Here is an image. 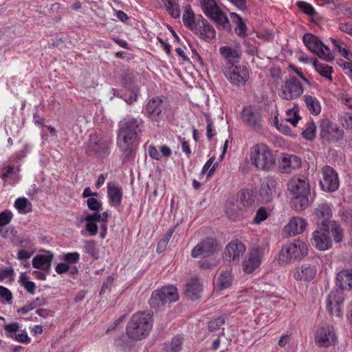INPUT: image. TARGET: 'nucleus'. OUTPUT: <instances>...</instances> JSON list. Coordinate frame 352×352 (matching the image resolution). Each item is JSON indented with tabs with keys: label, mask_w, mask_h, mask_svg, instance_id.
<instances>
[{
	"label": "nucleus",
	"mask_w": 352,
	"mask_h": 352,
	"mask_svg": "<svg viewBox=\"0 0 352 352\" xmlns=\"http://www.w3.org/2000/svg\"><path fill=\"white\" fill-rule=\"evenodd\" d=\"M142 120L137 118L124 119L120 122L117 134V145L122 153V163L133 160L141 133Z\"/></svg>",
	"instance_id": "f257e3e1"
},
{
	"label": "nucleus",
	"mask_w": 352,
	"mask_h": 352,
	"mask_svg": "<svg viewBox=\"0 0 352 352\" xmlns=\"http://www.w3.org/2000/svg\"><path fill=\"white\" fill-rule=\"evenodd\" d=\"M287 190L291 196L290 206L292 208L296 211H302L308 207L310 187L305 177L292 178L287 184Z\"/></svg>",
	"instance_id": "f03ea898"
},
{
	"label": "nucleus",
	"mask_w": 352,
	"mask_h": 352,
	"mask_svg": "<svg viewBox=\"0 0 352 352\" xmlns=\"http://www.w3.org/2000/svg\"><path fill=\"white\" fill-rule=\"evenodd\" d=\"M152 327V315L150 313L140 312L132 316L126 326V331L129 338L140 340L148 335Z\"/></svg>",
	"instance_id": "7ed1b4c3"
},
{
	"label": "nucleus",
	"mask_w": 352,
	"mask_h": 352,
	"mask_svg": "<svg viewBox=\"0 0 352 352\" xmlns=\"http://www.w3.org/2000/svg\"><path fill=\"white\" fill-rule=\"evenodd\" d=\"M250 161L258 170L271 171L276 166V157L270 147L263 143H258L250 148Z\"/></svg>",
	"instance_id": "20e7f679"
},
{
	"label": "nucleus",
	"mask_w": 352,
	"mask_h": 352,
	"mask_svg": "<svg viewBox=\"0 0 352 352\" xmlns=\"http://www.w3.org/2000/svg\"><path fill=\"white\" fill-rule=\"evenodd\" d=\"M319 137L322 144L337 143L343 139L344 132L340 126L328 119L321 120L319 124Z\"/></svg>",
	"instance_id": "39448f33"
},
{
	"label": "nucleus",
	"mask_w": 352,
	"mask_h": 352,
	"mask_svg": "<svg viewBox=\"0 0 352 352\" xmlns=\"http://www.w3.org/2000/svg\"><path fill=\"white\" fill-rule=\"evenodd\" d=\"M227 80L236 87L243 86L250 78V72L245 65L227 63L223 69Z\"/></svg>",
	"instance_id": "423d86ee"
},
{
	"label": "nucleus",
	"mask_w": 352,
	"mask_h": 352,
	"mask_svg": "<svg viewBox=\"0 0 352 352\" xmlns=\"http://www.w3.org/2000/svg\"><path fill=\"white\" fill-rule=\"evenodd\" d=\"M179 299L177 289L175 286H164L155 290L149 299V305L153 308H160L166 303L176 302Z\"/></svg>",
	"instance_id": "0eeeda50"
},
{
	"label": "nucleus",
	"mask_w": 352,
	"mask_h": 352,
	"mask_svg": "<svg viewBox=\"0 0 352 352\" xmlns=\"http://www.w3.org/2000/svg\"><path fill=\"white\" fill-rule=\"evenodd\" d=\"M307 245L302 241H295L282 248L279 254V261L283 263H289L300 260L307 254Z\"/></svg>",
	"instance_id": "6e6552de"
},
{
	"label": "nucleus",
	"mask_w": 352,
	"mask_h": 352,
	"mask_svg": "<svg viewBox=\"0 0 352 352\" xmlns=\"http://www.w3.org/2000/svg\"><path fill=\"white\" fill-rule=\"evenodd\" d=\"M337 336L333 327L324 324L320 326L315 334V343L319 347L328 348L334 345Z\"/></svg>",
	"instance_id": "1a4fd4ad"
},
{
	"label": "nucleus",
	"mask_w": 352,
	"mask_h": 352,
	"mask_svg": "<svg viewBox=\"0 0 352 352\" xmlns=\"http://www.w3.org/2000/svg\"><path fill=\"white\" fill-rule=\"evenodd\" d=\"M321 188L326 192L336 191L339 187L337 172L329 166H324L322 169V177L320 180Z\"/></svg>",
	"instance_id": "9d476101"
},
{
	"label": "nucleus",
	"mask_w": 352,
	"mask_h": 352,
	"mask_svg": "<svg viewBox=\"0 0 352 352\" xmlns=\"http://www.w3.org/2000/svg\"><path fill=\"white\" fill-rule=\"evenodd\" d=\"M245 250V246L242 243L232 241L226 245L223 253V258L232 265H237Z\"/></svg>",
	"instance_id": "9b49d317"
},
{
	"label": "nucleus",
	"mask_w": 352,
	"mask_h": 352,
	"mask_svg": "<svg viewBox=\"0 0 352 352\" xmlns=\"http://www.w3.org/2000/svg\"><path fill=\"white\" fill-rule=\"evenodd\" d=\"M343 292L339 289L331 292L327 300V309L331 316L342 317L343 315L341 305L344 301Z\"/></svg>",
	"instance_id": "f8f14e48"
},
{
	"label": "nucleus",
	"mask_w": 352,
	"mask_h": 352,
	"mask_svg": "<svg viewBox=\"0 0 352 352\" xmlns=\"http://www.w3.org/2000/svg\"><path fill=\"white\" fill-rule=\"evenodd\" d=\"M241 118L243 123L256 130L262 126V117L260 112L252 106H245L241 112Z\"/></svg>",
	"instance_id": "ddd939ff"
},
{
	"label": "nucleus",
	"mask_w": 352,
	"mask_h": 352,
	"mask_svg": "<svg viewBox=\"0 0 352 352\" xmlns=\"http://www.w3.org/2000/svg\"><path fill=\"white\" fill-rule=\"evenodd\" d=\"M315 215L316 217V223L320 229L330 232V219L332 216L331 206L327 203H322L318 206L315 209Z\"/></svg>",
	"instance_id": "4468645a"
},
{
	"label": "nucleus",
	"mask_w": 352,
	"mask_h": 352,
	"mask_svg": "<svg viewBox=\"0 0 352 352\" xmlns=\"http://www.w3.org/2000/svg\"><path fill=\"white\" fill-rule=\"evenodd\" d=\"M165 109L164 100L160 97H155L148 100L145 108V114L152 120L159 121L163 116L162 111Z\"/></svg>",
	"instance_id": "2eb2a0df"
},
{
	"label": "nucleus",
	"mask_w": 352,
	"mask_h": 352,
	"mask_svg": "<svg viewBox=\"0 0 352 352\" xmlns=\"http://www.w3.org/2000/svg\"><path fill=\"white\" fill-rule=\"evenodd\" d=\"M220 249L216 240L208 238L198 243L192 250L191 255L193 258L200 256H208L214 254Z\"/></svg>",
	"instance_id": "dca6fc26"
},
{
	"label": "nucleus",
	"mask_w": 352,
	"mask_h": 352,
	"mask_svg": "<svg viewBox=\"0 0 352 352\" xmlns=\"http://www.w3.org/2000/svg\"><path fill=\"white\" fill-rule=\"evenodd\" d=\"M263 252L261 248H255L250 250L248 258L243 262V270L247 274L252 273L261 264Z\"/></svg>",
	"instance_id": "f3484780"
},
{
	"label": "nucleus",
	"mask_w": 352,
	"mask_h": 352,
	"mask_svg": "<svg viewBox=\"0 0 352 352\" xmlns=\"http://www.w3.org/2000/svg\"><path fill=\"white\" fill-rule=\"evenodd\" d=\"M86 153L89 155H96L102 157L107 155L109 153V143L96 135H91Z\"/></svg>",
	"instance_id": "a211bd4d"
},
{
	"label": "nucleus",
	"mask_w": 352,
	"mask_h": 352,
	"mask_svg": "<svg viewBox=\"0 0 352 352\" xmlns=\"http://www.w3.org/2000/svg\"><path fill=\"white\" fill-rule=\"evenodd\" d=\"M285 90L280 97L287 100H292L299 97L303 93V87L298 79L293 76L286 80Z\"/></svg>",
	"instance_id": "6ab92c4d"
},
{
	"label": "nucleus",
	"mask_w": 352,
	"mask_h": 352,
	"mask_svg": "<svg viewBox=\"0 0 352 352\" xmlns=\"http://www.w3.org/2000/svg\"><path fill=\"white\" fill-rule=\"evenodd\" d=\"M198 19L201 21L199 25H197V30H194L193 32L201 39L206 41L214 38L216 32L212 25L201 14H198Z\"/></svg>",
	"instance_id": "aec40b11"
},
{
	"label": "nucleus",
	"mask_w": 352,
	"mask_h": 352,
	"mask_svg": "<svg viewBox=\"0 0 352 352\" xmlns=\"http://www.w3.org/2000/svg\"><path fill=\"white\" fill-rule=\"evenodd\" d=\"M301 165L302 162L299 157L284 153L280 161L278 168L281 173H290L293 170L299 168Z\"/></svg>",
	"instance_id": "412c9836"
},
{
	"label": "nucleus",
	"mask_w": 352,
	"mask_h": 352,
	"mask_svg": "<svg viewBox=\"0 0 352 352\" xmlns=\"http://www.w3.org/2000/svg\"><path fill=\"white\" fill-rule=\"evenodd\" d=\"M329 232L321 229L315 230L311 239V244L320 251L328 250L331 246V240L328 236Z\"/></svg>",
	"instance_id": "4be33fe9"
},
{
	"label": "nucleus",
	"mask_w": 352,
	"mask_h": 352,
	"mask_svg": "<svg viewBox=\"0 0 352 352\" xmlns=\"http://www.w3.org/2000/svg\"><path fill=\"white\" fill-rule=\"evenodd\" d=\"M245 209L232 197L227 200L225 212L227 217L232 221H237L242 218Z\"/></svg>",
	"instance_id": "5701e85b"
},
{
	"label": "nucleus",
	"mask_w": 352,
	"mask_h": 352,
	"mask_svg": "<svg viewBox=\"0 0 352 352\" xmlns=\"http://www.w3.org/2000/svg\"><path fill=\"white\" fill-rule=\"evenodd\" d=\"M317 269L315 265L303 264L297 267L294 273V277L297 280L309 281L314 278Z\"/></svg>",
	"instance_id": "b1692460"
},
{
	"label": "nucleus",
	"mask_w": 352,
	"mask_h": 352,
	"mask_svg": "<svg viewBox=\"0 0 352 352\" xmlns=\"http://www.w3.org/2000/svg\"><path fill=\"white\" fill-rule=\"evenodd\" d=\"M19 324L16 322L6 324L4 327L7 336L16 340V341L22 343H29L30 338L28 337L25 331H19Z\"/></svg>",
	"instance_id": "393cba45"
},
{
	"label": "nucleus",
	"mask_w": 352,
	"mask_h": 352,
	"mask_svg": "<svg viewBox=\"0 0 352 352\" xmlns=\"http://www.w3.org/2000/svg\"><path fill=\"white\" fill-rule=\"evenodd\" d=\"M276 184V180L273 177L270 176L261 183L259 192L265 202H268L272 199Z\"/></svg>",
	"instance_id": "a878e982"
},
{
	"label": "nucleus",
	"mask_w": 352,
	"mask_h": 352,
	"mask_svg": "<svg viewBox=\"0 0 352 352\" xmlns=\"http://www.w3.org/2000/svg\"><path fill=\"white\" fill-rule=\"evenodd\" d=\"M201 292L202 285L197 278H192L184 289L185 295L192 300L199 298Z\"/></svg>",
	"instance_id": "bb28decb"
},
{
	"label": "nucleus",
	"mask_w": 352,
	"mask_h": 352,
	"mask_svg": "<svg viewBox=\"0 0 352 352\" xmlns=\"http://www.w3.org/2000/svg\"><path fill=\"white\" fill-rule=\"evenodd\" d=\"M306 225V221L302 218L294 217L285 227V231L288 233L289 236H295L302 232Z\"/></svg>",
	"instance_id": "cd10ccee"
},
{
	"label": "nucleus",
	"mask_w": 352,
	"mask_h": 352,
	"mask_svg": "<svg viewBox=\"0 0 352 352\" xmlns=\"http://www.w3.org/2000/svg\"><path fill=\"white\" fill-rule=\"evenodd\" d=\"M182 20L184 25L192 32L197 30V25H199L201 21L198 19V15L195 16L190 5L186 6Z\"/></svg>",
	"instance_id": "c85d7f7f"
},
{
	"label": "nucleus",
	"mask_w": 352,
	"mask_h": 352,
	"mask_svg": "<svg viewBox=\"0 0 352 352\" xmlns=\"http://www.w3.org/2000/svg\"><path fill=\"white\" fill-rule=\"evenodd\" d=\"M214 21L217 25L221 26L225 30H230V23L226 14L219 8L206 15Z\"/></svg>",
	"instance_id": "c756f323"
},
{
	"label": "nucleus",
	"mask_w": 352,
	"mask_h": 352,
	"mask_svg": "<svg viewBox=\"0 0 352 352\" xmlns=\"http://www.w3.org/2000/svg\"><path fill=\"white\" fill-rule=\"evenodd\" d=\"M336 285L342 292L344 289L352 288V271L342 270L338 273Z\"/></svg>",
	"instance_id": "7c9ffc66"
},
{
	"label": "nucleus",
	"mask_w": 352,
	"mask_h": 352,
	"mask_svg": "<svg viewBox=\"0 0 352 352\" xmlns=\"http://www.w3.org/2000/svg\"><path fill=\"white\" fill-rule=\"evenodd\" d=\"M52 258L53 254H38L32 260V266L34 268L42 270L46 273H49Z\"/></svg>",
	"instance_id": "2f4dec72"
},
{
	"label": "nucleus",
	"mask_w": 352,
	"mask_h": 352,
	"mask_svg": "<svg viewBox=\"0 0 352 352\" xmlns=\"http://www.w3.org/2000/svg\"><path fill=\"white\" fill-rule=\"evenodd\" d=\"M107 195L109 202L115 206H119L121 204L122 198V191L120 188L114 183H109L107 186Z\"/></svg>",
	"instance_id": "473e14b6"
},
{
	"label": "nucleus",
	"mask_w": 352,
	"mask_h": 352,
	"mask_svg": "<svg viewBox=\"0 0 352 352\" xmlns=\"http://www.w3.org/2000/svg\"><path fill=\"white\" fill-rule=\"evenodd\" d=\"M219 52L226 60V63H239L241 54L236 50L229 46H222L219 48Z\"/></svg>",
	"instance_id": "72a5a7b5"
},
{
	"label": "nucleus",
	"mask_w": 352,
	"mask_h": 352,
	"mask_svg": "<svg viewBox=\"0 0 352 352\" xmlns=\"http://www.w3.org/2000/svg\"><path fill=\"white\" fill-rule=\"evenodd\" d=\"M237 202L245 210L252 206L255 201V195L252 190H243L238 194Z\"/></svg>",
	"instance_id": "f704fd0d"
},
{
	"label": "nucleus",
	"mask_w": 352,
	"mask_h": 352,
	"mask_svg": "<svg viewBox=\"0 0 352 352\" xmlns=\"http://www.w3.org/2000/svg\"><path fill=\"white\" fill-rule=\"evenodd\" d=\"M302 41L305 46L316 54L323 43L316 36L307 33L304 34Z\"/></svg>",
	"instance_id": "c9c22d12"
},
{
	"label": "nucleus",
	"mask_w": 352,
	"mask_h": 352,
	"mask_svg": "<svg viewBox=\"0 0 352 352\" xmlns=\"http://www.w3.org/2000/svg\"><path fill=\"white\" fill-rule=\"evenodd\" d=\"M85 221H86V230L91 236H95L98 233L97 222L100 221L99 213L95 212L85 217Z\"/></svg>",
	"instance_id": "e433bc0d"
},
{
	"label": "nucleus",
	"mask_w": 352,
	"mask_h": 352,
	"mask_svg": "<svg viewBox=\"0 0 352 352\" xmlns=\"http://www.w3.org/2000/svg\"><path fill=\"white\" fill-rule=\"evenodd\" d=\"M183 338L179 336L173 337L164 344V352H179L182 349Z\"/></svg>",
	"instance_id": "4c0bfd02"
},
{
	"label": "nucleus",
	"mask_w": 352,
	"mask_h": 352,
	"mask_svg": "<svg viewBox=\"0 0 352 352\" xmlns=\"http://www.w3.org/2000/svg\"><path fill=\"white\" fill-rule=\"evenodd\" d=\"M230 15L231 19L237 25L234 30L235 32L241 37H245L247 36V26L242 17L235 12H231Z\"/></svg>",
	"instance_id": "58836bf2"
},
{
	"label": "nucleus",
	"mask_w": 352,
	"mask_h": 352,
	"mask_svg": "<svg viewBox=\"0 0 352 352\" xmlns=\"http://www.w3.org/2000/svg\"><path fill=\"white\" fill-rule=\"evenodd\" d=\"M233 281V276L230 271H223L217 279L218 288L220 290L225 289L231 286Z\"/></svg>",
	"instance_id": "ea45409f"
},
{
	"label": "nucleus",
	"mask_w": 352,
	"mask_h": 352,
	"mask_svg": "<svg viewBox=\"0 0 352 352\" xmlns=\"http://www.w3.org/2000/svg\"><path fill=\"white\" fill-rule=\"evenodd\" d=\"M313 65L315 69L320 76L331 80V73L333 72V68L331 67L320 63L317 58L314 59Z\"/></svg>",
	"instance_id": "a19ab883"
},
{
	"label": "nucleus",
	"mask_w": 352,
	"mask_h": 352,
	"mask_svg": "<svg viewBox=\"0 0 352 352\" xmlns=\"http://www.w3.org/2000/svg\"><path fill=\"white\" fill-rule=\"evenodd\" d=\"M304 100L311 113L318 115L320 113L321 107L318 99L311 96L307 95L304 96Z\"/></svg>",
	"instance_id": "79ce46f5"
},
{
	"label": "nucleus",
	"mask_w": 352,
	"mask_h": 352,
	"mask_svg": "<svg viewBox=\"0 0 352 352\" xmlns=\"http://www.w3.org/2000/svg\"><path fill=\"white\" fill-rule=\"evenodd\" d=\"M167 12L174 19L180 16V8L175 0H162Z\"/></svg>",
	"instance_id": "37998d69"
},
{
	"label": "nucleus",
	"mask_w": 352,
	"mask_h": 352,
	"mask_svg": "<svg viewBox=\"0 0 352 352\" xmlns=\"http://www.w3.org/2000/svg\"><path fill=\"white\" fill-rule=\"evenodd\" d=\"M215 160V157H210L206 163L204 165L201 171V175H204L208 170L209 172L208 173L207 177H211L212 175L214 173L216 168L218 166V163H214V161Z\"/></svg>",
	"instance_id": "c03bdc74"
},
{
	"label": "nucleus",
	"mask_w": 352,
	"mask_h": 352,
	"mask_svg": "<svg viewBox=\"0 0 352 352\" xmlns=\"http://www.w3.org/2000/svg\"><path fill=\"white\" fill-rule=\"evenodd\" d=\"M316 126L314 122H309L306 129L302 132V137L307 140H313L316 137Z\"/></svg>",
	"instance_id": "a18cd8bd"
},
{
	"label": "nucleus",
	"mask_w": 352,
	"mask_h": 352,
	"mask_svg": "<svg viewBox=\"0 0 352 352\" xmlns=\"http://www.w3.org/2000/svg\"><path fill=\"white\" fill-rule=\"evenodd\" d=\"M316 55L327 62L331 61L334 59V56L331 52L330 49L324 43L322 44L321 47L319 49Z\"/></svg>",
	"instance_id": "49530a36"
},
{
	"label": "nucleus",
	"mask_w": 352,
	"mask_h": 352,
	"mask_svg": "<svg viewBox=\"0 0 352 352\" xmlns=\"http://www.w3.org/2000/svg\"><path fill=\"white\" fill-rule=\"evenodd\" d=\"M200 4L206 15H208L219 7L215 0H200Z\"/></svg>",
	"instance_id": "de8ad7c7"
},
{
	"label": "nucleus",
	"mask_w": 352,
	"mask_h": 352,
	"mask_svg": "<svg viewBox=\"0 0 352 352\" xmlns=\"http://www.w3.org/2000/svg\"><path fill=\"white\" fill-rule=\"evenodd\" d=\"M330 225V231H331L333 235L335 241L340 243L342 239V230L341 227L336 221L331 222Z\"/></svg>",
	"instance_id": "09e8293b"
},
{
	"label": "nucleus",
	"mask_w": 352,
	"mask_h": 352,
	"mask_svg": "<svg viewBox=\"0 0 352 352\" xmlns=\"http://www.w3.org/2000/svg\"><path fill=\"white\" fill-rule=\"evenodd\" d=\"M20 283L22 286L27 290L28 292L33 294L34 293L36 286L34 282L30 281L28 276L21 274L20 276Z\"/></svg>",
	"instance_id": "8fccbe9b"
},
{
	"label": "nucleus",
	"mask_w": 352,
	"mask_h": 352,
	"mask_svg": "<svg viewBox=\"0 0 352 352\" xmlns=\"http://www.w3.org/2000/svg\"><path fill=\"white\" fill-rule=\"evenodd\" d=\"M331 41L335 46L336 49L344 58L347 59L349 61H352V54L350 53L346 48L342 47L338 41L334 38H331Z\"/></svg>",
	"instance_id": "3c124183"
},
{
	"label": "nucleus",
	"mask_w": 352,
	"mask_h": 352,
	"mask_svg": "<svg viewBox=\"0 0 352 352\" xmlns=\"http://www.w3.org/2000/svg\"><path fill=\"white\" fill-rule=\"evenodd\" d=\"M296 6L302 12L309 16H314L316 12L314 7L305 1H297Z\"/></svg>",
	"instance_id": "603ef678"
},
{
	"label": "nucleus",
	"mask_w": 352,
	"mask_h": 352,
	"mask_svg": "<svg viewBox=\"0 0 352 352\" xmlns=\"http://www.w3.org/2000/svg\"><path fill=\"white\" fill-rule=\"evenodd\" d=\"M28 204L31 205L28 200L25 197L18 198L14 202V206L19 212H29V210H26V208Z\"/></svg>",
	"instance_id": "864d4df0"
},
{
	"label": "nucleus",
	"mask_w": 352,
	"mask_h": 352,
	"mask_svg": "<svg viewBox=\"0 0 352 352\" xmlns=\"http://www.w3.org/2000/svg\"><path fill=\"white\" fill-rule=\"evenodd\" d=\"M85 252L90 256L97 259L98 257V252L96 248L95 242L94 241H87L85 242Z\"/></svg>",
	"instance_id": "5fc2aeb1"
},
{
	"label": "nucleus",
	"mask_w": 352,
	"mask_h": 352,
	"mask_svg": "<svg viewBox=\"0 0 352 352\" xmlns=\"http://www.w3.org/2000/svg\"><path fill=\"white\" fill-rule=\"evenodd\" d=\"M340 120L346 129H352V113H344L340 116Z\"/></svg>",
	"instance_id": "6e6d98bb"
},
{
	"label": "nucleus",
	"mask_w": 352,
	"mask_h": 352,
	"mask_svg": "<svg viewBox=\"0 0 352 352\" xmlns=\"http://www.w3.org/2000/svg\"><path fill=\"white\" fill-rule=\"evenodd\" d=\"M268 217L267 212L264 207H261L256 211V215L253 220L254 223L258 224L265 221Z\"/></svg>",
	"instance_id": "4d7b16f0"
},
{
	"label": "nucleus",
	"mask_w": 352,
	"mask_h": 352,
	"mask_svg": "<svg viewBox=\"0 0 352 352\" xmlns=\"http://www.w3.org/2000/svg\"><path fill=\"white\" fill-rule=\"evenodd\" d=\"M225 319L223 316L218 317L208 323V330L210 331H214L219 329L222 324L224 323Z\"/></svg>",
	"instance_id": "13d9d810"
},
{
	"label": "nucleus",
	"mask_w": 352,
	"mask_h": 352,
	"mask_svg": "<svg viewBox=\"0 0 352 352\" xmlns=\"http://www.w3.org/2000/svg\"><path fill=\"white\" fill-rule=\"evenodd\" d=\"M285 120L289 122L292 125L296 126L300 120V116L297 111H295L294 109H288L287 111V118Z\"/></svg>",
	"instance_id": "bf43d9fd"
},
{
	"label": "nucleus",
	"mask_w": 352,
	"mask_h": 352,
	"mask_svg": "<svg viewBox=\"0 0 352 352\" xmlns=\"http://www.w3.org/2000/svg\"><path fill=\"white\" fill-rule=\"evenodd\" d=\"M12 219V213L9 210L0 212V226H5L10 223Z\"/></svg>",
	"instance_id": "052dcab7"
},
{
	"label": "nucleus",
	"mask_w": 352,
	"mask_h": 352,
	"mask_svg": "<svg viewBox=\"0 0 352 352\" xmlns=\"http://www.w3.org/2000/svg\"><path fill=\"white\" fill-rule=\"evenodd\" d=\"M87 204L88 208L91 210L98 211L102 206V204L94 197H89L87 200Z\"/></svg>",
	"instance_id": "680f3d73"
},
{
	"label": "nucleus",
	"mask_w": 352,
	"mask_h": 352,
	"mask_svg": "<svg viewBox=\"0 0 352 352\" xmlns=\"http://www.w3.org/2000/svg\"><path fill=\"white\" fill-rule=\"evenodd\" d=\"M47 303V300L45 298L41 296V297H37L36 298L34 299L32 301L27 303L28 307H30V310H33L41 305H44Z\"/></svg>",
	"instance_id": "e2e57ef3"
},
{
	"label": "nucleus",
	"mask_w": 352,
	"mask_h": 352,
	"mask_svg": "<svg viewBox=\"0 0 352 352\" xmlns=\"http://www.w3.org/2000/svg\"><path fill=\"white\" fill-rule=\"evenodd\" d=\"M80 255L78 252H69L63 256V259L69 263H76L79 261Z\"/></svg>",
	"instance_id": "0e129e2a"
},
{
	"label": "nucleus",
	"mask_w": 352,
	"mask_h": 352,
	"mask_svg": "<svg viewBox=\"0 0 352 352\" xmlns=\"http://www.w3.org/2000/svg\"><path fill=\"white\" fill-rule=\"evenodd\" d=\"M338 29L341 32L346 33L350 36H352V22L351 21L340 23L338 25Z\"/></svg>",
	"instance_id": "69168bd1"
},
{
	"label": "nucleus",
	"mask_w": 352,
	"mask_h": 352,
	"mask_svg": "<svg viewBox=\"0 0 352 352\" xmlns=\"http://www.w3.org/2000/svg\"><path fill=\"white\" fill-rule=\"evenodd\" d=\"M14 275V270L12 267H8L0 270V281L3 280L6 278L12 277Z\"/></svg>",
	"instance_id": "338daca9"
},
{
	"label": "nucleus",
	"mask_w": 352,
	"mask_h": 352,
	"mask_svg": "<svg viewBox=\"0 0 352 352\" xmlns=\"http://www.w3.org/2000/svg\"><path fill=\"white\" fill-rule=\"evenodd\" d=\"M244 45L245 47V51L248 54L254 56L257 53L258 47L251 43L249 41H245Z\"/></svg>",
	"instance_id": "774afa93"
}]
</instances>
